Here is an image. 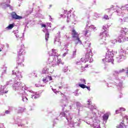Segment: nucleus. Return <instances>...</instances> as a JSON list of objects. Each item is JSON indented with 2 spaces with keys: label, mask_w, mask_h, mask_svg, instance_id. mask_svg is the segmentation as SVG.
Segmentation results:
<instances>
[{
  "label": "nucleus",
  "mask_w": 128,
  "mask_h": 128,
  "mask_svg": "<svg viewBox=\"0 0 128 128\" xmlns=\"http://www.w3.org/2000/svg\"><path fill=\"white\" fill-rule=\"evenodd\" d=\"M103 30H104V31L100 32L99 36V40L104 38V40H106V38H108L110 34H108V32L106 30V28L104 26H103Z\"/></svg>",
  "instance_id": "nucleus-1"
},
{
  "label": "nucleus",
  "mask_w": 128,
  "mask_h": 128,
  "mask_svg": "<svg viewBox=\"0 0 128 128\" xmlns=\"http://www.w3.org/2000/svg\"><path fill=\"white\" fill-rule=\"evenodd\" d=\"M72 36L73 38H76V40H78V42L76 43V44H78V42L80 44H82V41L80 38V34H78V32H76V30L73 29L72 30Z\"/></svg>",
  "instance_id": "nucleus-2"
},
{
  "label": "nucleus",
  "mask_w": 128,
  "mask_h": 128,
  "mask_svg": "<svg viewBox=\"0 0 128 128\" xmlns=\"http://www.w3.org/2000/svg\"><path fill=\"white\" fill-rule=\"evenodd\" d=\"M12 18H14V20H20V18H22V16L16 14V13L15 12H12Z\"/></svg>",
  "instance_id": "nucleus-3"
},
{
  "label": "nucleus",
  "mask_w": 128,
  "mask_h": 128,
  "mask_svg": "<svg viewBox=\"0 0 128 128\" xmlns=\"http://www.w3.org/2000/svg\"><path fill=\"white\" fill-rule=\"evenodd\" d=\"M92 52V50H90V52H88L86 54L85 56V58L84 60V62H86L88 61V60H90V52Z\"/></svg>",
  "instance_id": "nucleus-4"
},
{
  "label": "nucleus",
  "mask_w": 128,
  "mask_h": 128,
  "mask_svg": "<svg viewBox=\"0 0 128 128\" xmlns=\"http://www.w3.org/2000/svg\"><path fill=\"white\" fill-rule=\"evenodd\" d=\"M14 26V24H10L6 28L7 30H12Z\"/></svg>",
  "instance_id": "nucleus-5"
},
{
  "label": "nucleus",
  "mask_w": 128,
  "mask_h": 128,
  "mask_svg": "<svg viewBox=\"0 0 128 128\" xmlns=\"http://www.w3.org/2000/svg\"><path fill=\"white\" fill-rule=\"evenodd\" d=\"M126 72V74H128V68H123L122 70H120L119 72Z\"/></svg>",
  "instance_id": "nucleus-6"
},
{
  "label": "nucleus",
  "mask_w": 128,
  "mask_h": 128,
  "mask_svg": "<svg viewBox=\"0 0 128 128\" xmlns=\"http://www.w3.org/2000/svg\"><path fill=\"white\" fill-rule=\"evenodd\" d=\"M103 120H106L108 119V114H104L103 116Z\"/></svg>",
  "instance_id": "nucleus-7"
},
{
  "label": "nucleus",
  "mask_w": 128,
  "mask_h": 128,
  "mask_svg": "<svg viewBox=\"0 0 128 128\" xmlns=\"http://www.w3.org/2000/svg\"><path fill=\"white\" fill-rule=\"evenodd\" d=\"M90 110H96V106H95V105H91L90 106Z\"/></svg>",
  "instance_id": "nucleus-8"
},
{
  "label": "nucleus",
  "mask_w": 128,
  "mask_h": 128,
  "mask_svg": "<svg viewBox=\"0 0 128 128\" xmlns=\"http://www.w3.org/2000/svg\"><path fill=\"white\" fill-rule=\"evenodd\" d=\"M78 86H80L82 88H86V86L84 85V84H79Z\"/></svg>",
  "instance_id": "nucleus-9"
},
{
  "label": "nucleus",
  "mask_w": 128,
  "mask_h": 128,
  "mask_svg": "<svg viewBox=\"0 0 128 128\" xmlns=\"http://www.w3.org/2000/svg\"><path fill=\"white\" fill-rule=\"evenodd\" d=\"M44 82H48V77H46L44 78H43L42 80Z\"/></svg>",
  "instance_id": "nucleus-10"
},
{
  "label": "nucleus",
  "mask_w": 128,
  "mask_h": 128,
  "mask_svg": "<svg viewBox=\"0 0 128 128\" xmlns=\"http://www.w3.org/2000/svg\"><path fill=\"white\" fill-rule=\"evenodd\" d=\"M50 36V33L48 32L46 34V40H48V38Z\"/></svg>",
  "instance_id": "nucleus-11"
},
{
  "label": "nucleus",
  "mask_w": 128,
  "mask_h": 128,
  "mask_svg": "<svg viewBox=\"0 0 128 128\" xmlns=\"http://www.w3.org/2000/svg\"><path fill=\"white\" fill-rule=\"evenodd\" d=\"M104 20H110V18H108V16L104 15Z\"/></svg>",
  "instance_id": "nucleus-12"
},
{
  "label": "nucleus",
  "mask_w": 128,
  "mask_h": 128,
  "mask_svg": "<svg viewBox=\"0 0 128 128\" xmlns=\"http://www.w3.org/2000/svg\"><path fill=\"white\" fill-rule=\"evenodd\" d=\"M18 112H24V108H20L18 110Z\"/></svg>",
  "instance_id": "nucleus-13"
},
{
  "label": "nucleus",
  "mask_w": 128,
  "mask_h": 128,
  "mask_svg": "<svg viewBox=\"0 0 128 128\" xmlns=\"http://www.w3.org/2000/svg\"><path fill=\"white\" fill-rule=\"evenodd\" d=\"M47 78H48V82L49 80H52V76H47Z\"/></svg>",
  "instance_id": "nucleus-14"
},
{
  "label": "nucleus",
  "mask_w": 128,
  "mask_h": 128,
  "mask_svg": "<svg viewBox=\"0 0 128 128\" xmlns=\"http://www.w3.org/2000/svg\"><path fill=\"white\" fill-rule=\"evenodd\" d=\"M23 102H27L28 101V98L26 97H24L22 98Z\"/></svg>",
  "instance_id": "nucleus-15"
},
{
  "label": "nucleus",
  "mask_w": 128,
  "mask_h": 128,
  "mask_svg": "<svg viewBox=\"0 0 128 128\" xmlns=\"http://www.w3.org/2000/svg\"><path fill=\"white\" fill-rule=\"evenodd\" d=\"M60 114L62 116H66V114L64 113V112H61Z\"/></svg>",
  "instance_id": "nucleus-16"
},
{
  "label": "nucleus",
  "mask_w": 128,
  "mask_h": 128,
  "mask_svg": "<svg viewBox=\"0 0 128 128\" xmlns=\"http://www.w3.org/2000/svg\"><path fill=\"white\" fill-rule=\"evenodd\" d=\"M0 92L1 93V94H8V91H6V92H4V91H2V90H0Z\"/></svg>",
  "instance_id": "nucleus-17"
},
{
  "label": "nucleus",
  "mask_w": 128,
  "mask_h": 128,
  "mask_svg": "<svg viewBox=\"0 0 128 128\" xmlns=\"http://www.w3.org/2000/svg\"><path fill=\"white\" fill-rule=\"evenodd\" d=\"M41 28H46V26L44 24H42L41 25Z\"/></svg>",
  "instance_id": "nucleus-18"
},
{
  "label": "nucleus",
  "mask_w": 128,
  "mask_h": 128,
  "mask_svg": "<svg viewBox=\"0 0 128 128\" xmlns=\"http://www.w3.org/2000/svg\"><path fill=\"white\" fill-rule=\"evenodd\" d=\"M88 34V30H86L84 32V36H86Z\"/></svg>",
  "instance_id": "nucleus-19"
},
{
  "label": "nucleus",
  "mask_w": 128,
  "mask_h": 128,
  "mask_svg": "<svg viewBox=\"0 0 128 128\" xmlns=\"http://www.w3.org/2000/svg\"><path fill=\"white\" fill-rule=\"evenodd\" d=\"M52 52L54 54H56V50H54V49H52Z\"/></svg>",
  "instance_id": "nucleus-20"
},
{
  "label": "nucleus",
  "mask_w": 128,
  "mask_h": 128,
  "mask_svg": "<svg viewBox=\"0 0 128 128\" xmlns=\"http://www.w3.org/2000/svg\"><path fill=\"white\" fill-rule=\"evenodd\" d=\"M124 110H126V109H124V108H120V112H124Z\"/></svg>",
  "instance_id": "nucleus-21"
},
{
  "label": "nucleus",
  "mask_w": 128,
  "mask_h": 128,
  "mask_svg": "<svg viewBox=\"0 0 128 128\" xmlns=\"http://www.w3.org/2000/svg\"><path fill=\"white\" fill-rule=\"evenodd\" d=\"M81 80L82 81V84H86V80H84V79Z\"/></svg>",
  "instance_id": "nucleus-22"
},
{
  "label": "nucleus",
  "mask_w": 128,
  "mask_h": 128,
  "mask_svg": "<svg viewBox=\"0 0 128 128\" xmlns=\"http://www.w3.org/2000/svg\"><path fill=\"white\" fill-rule=\"evenodd\" d=\"M46 73V70H42V74H44Z\"/></svg>",
  "instance_id": "nucleus-23"
},
{
  "label": "nucleus",
  "mask_w": 128,
  "mask_h": 128,
  "mask_svg": "<svg viewBox=\"0 0 128 128\" xmlns=\"http://www.w3.org/2000/svg\"><path fill=\"white\" fill-rule=\"evenodd\" d=\"M10 111L6 110V112H5V114H10Z\"/></svg>",
  "instance_id": "nucleus-24"
},
{
  "label": "nucleus",
  "mask_w": 128,
  "mask_h": 128,
  "mask_svg": "<svg viewBox=\"0 0 128 128\" xmlns=\"http://www.w3.org/2000/svg\"><path fill=\"white\" fill-rule=\"evenodd\" d=\"M86 88H87V90H90V88L86 86Z\"/></svg>",
  "instance_id": "nucleus-25"
},
{
  "label": "nucleus",
  "mask_w": 128,
  "mask_h": 128,
  "mask_svg": "<svg viewBox=\"0 0 128 128\" xmlns=\"http://www.w3.org/2000/svg\"><path fill=\"white\" fill-rule=\"evenodd\" d=\"M90 102H92V101L88 100V106L90 105Z\"/></svg>",
  "instance_id": "nucleus-26"
},
{
  "label": "nucleus",
  "mask_w": 128,
  "mask_h": 128,
  "mask_svg": "<svg viewBox=\"0 0 128 128\" xmlns=\"http://www.w3.org/2000/svg\"><path fill=\"white\" fill-rule=\"evenodd\" d=\"M60 64V62L58 61V62H57V64H56V66H59Z\"/></svg>",
  "instance_id": "nucleus-27"
},
{
  "label": "nucleus",
  "mask_w": 128,
  "mask_h": 128,
  "mask_svg": "<svg viewBox=\"0 0 128 128\" xmlns=\"http://www.w3.org/2000/svg\"><path fill=\"white\" fill-rule=\"evenodd\" d=\"M68 53H66V52H65V53H64V54H63V56H66V54H67Z\"/></svg>",
  "instance_id": "nucleus-28"
},
{
  "label": "nucleus",
  "mask_w": 128,
  "mask_h": 128,
  "mask_svg": "<svg viewBox=\"0 0 128 128\" xmlns=\"http://www.w3.org/2000/svg\"><path fill=\"white\" fill-rule=\"evenodd\" d=\"M76 54V50L75 51H74V52H73V54Z\"/></svg>",
  "instance_id": "nucleus-29"
},
{
  "label": "nucleus",
  "mask_w": 128,
  "mask_h": 128,
  "mask_svg": "<svg viewBox=\"0 0 128 128\" xmlns=\"http://www.w3.org/2000/svg\"><path fill=\"white\" fill-rule=\"evenodd\" d=\"M118 42H122V40H120V39H118Z\"/></svg>",
  "instance_id": "nucleus-30"
},
{
  "label": "nucleus",
  "mask_w": 128,
  "mask_h": 128,
  "mask_svg": "<svg viewBox=\"0 0 128 128\" xmlns=\"http://www.w3.org/2000/svg\"><path fill=\"white\" fill-rule=\"evenodd\" d=\"M118 110H116V114H118Z\"/></svg>",
  "instance_id": "nucleus-31"
},
{
  "label": "nucleus",
  "mask_w": 128,
  "mask_h": 128,
  "mask_svg": "<svg viewBox=\"0 0 128 128\" xmlns=\"http://www.w3.org/2000/svg\"><path fill=\"white\" fill-rule=\"evenodd\" d=\"M114 72H116V74H118V72L115 71Z\"/></svg>",
  "instance_id": "nucleus-32"
},
{
  "label": "nucleus",
  "mask_w": 128,
  "mask_h": 128,
  "mask_svg": "<svg viewBox=\"0 0 128 128\" xmlns=\"http://www.w3.org/2000/svg\"><path fill=\"white\" fill-rule=\"evenodd\" d=\"M108 12H110V9H108Z\"/></svg>",
  "instance_id": "nucleus-33"
},
{
  "label": "nucleus",
  "mask_w": 128,
  "mask_h": 128,
  "mask_svg": "<svg viewBox=\"0 0 128 128\" xmlns=\"http://www.w3.org/2000/svg\"><path fill=\"white\" fill-rule=\"evenodd\" d=\"M60 94H61L62 96V94H62V93H60Z\"/></svg>",
  "instance_id": "nucleus-34"
},
{
  "label": "nucleus",
  "mask_w": 128,
  "mask_h": 128,
  "mask_svg": "<svg viewBox=\"0 0 128 128\" xmlns=\"http://www.w3.org/2000/svg\"><path fill=\"white\" fill-rule=\"evenodd\" d=\"M68 38H70V36H68Z\"/></svg>",
  "instance_id": "nucleus-35"
},
{
  "label": "nucleus",
  "mask_w": 128,
  "mask_h": 128,
  "mask_svg": "<svg viewBox=\"0 0 128 128\" xmlns=\"http://www.w3.org/2000/svg\"><path fill=\"white\" fill-rule=\"evenodd\" d=\"M0 52H2V50L0 49Z\"/></svg>",
  "instance_id": "nucleus-36"
},
{
  "label": "nucleus",
  "mask_w": 128,
  "mask_h": 128,
  "mask_svg": "<svg viewBox=\"0 0 128 128\" xmlns=\"http://www.w3.org/2000/svg\"><path fill=\"white\" fill-rule=\"evenodd\" d=\"M52 66H54V65L53 64V65H52Z\"/></svg>",
  "instance_id": "nucleus-37"
},
{
  "label": "nucleus",
  "mask_w": 128,
  "mask_h": 128,
  "mask_svg": "<svg viewBox=\"0 0 128 128\" xmlns=\"http://www.w3.org/2000/svg\"><path fill=\"white\" fill-rule=\"evenodd\" d=\"M90 44L88 46H90Z\"/></svg>",
  "instance_id": "nucleus-38"
},
{
  "label": "nucleus",
  "mask_w": 128,
  "mask_h": 128,
  "mask_svg": "<svg viewBox=\"0 0 128 128\" xmlns=\"http://www.w3.org/2000/svg\"><path fill=\"white\" fill-rule=\"evenodd\" d=\"M60 88H62V87H59Z\"/></svg>",
  "instance_id": "nucleus-39"
},
{
  "label": "nucleus",
  "mask_w": 128,
  "mask_h": 128,
  "mask_svg": "<svg viewBox=\"0 0 128 128\" xmlns=\"http://www.w3.org/2000/svg\"><path fill=\"white\" fill-rule=\"evenodd\" d=\"M50 6H52V5H50Z\"/></svg>",
  "instance_id": "nucleus-40"
},
{
  "label": "nucleus",
  "mask_w": 128,
  "mask_h": 128,
  "mask_svg": "<svg viewBox=\"0 0 128 128\" xmlns=\"http://www.w3.org/2000/svg\"><path fill=\"white\" fill-rule=\"evenodd\" d=\"M2 88V86H1V88Z\"/></svg>",
  "instance_id": "nucleus-41"
},
{
  "label": "nucleus",
  "mask_w": 128,
  "mask_h": 128,
  "mask_svg": "<svg viewBox=\"0 0 128 128\" xmlns=\"http://www.w3.org/2000/svg\"><path fill=\"white\" fill-rule=\"evenodd\" d=\"M34 98H36V97H34Z\"/></svg>",
  "instance_id": "nucleus-42"
},
{
  "label": "nucleus",
  "mask_w": 128,
  "mask_h": 128,
  "mask_svg": "<svg viewBox=\"0 0 128 128\" xmlns=\"http://www.w3.org/2000/svg\"><path fill=\"white\" fill-rule=\"evenodd\" d=\"M117 128H118V126H117Z\"/></svg>",
  "instance_id": "nucleus-43"
},
{
  "label": "nucleus",
  "mask_w": 128,
  "mask_h": 128,
  "mask_svg": "<svg viewBox=\"0 0 128 128\" xmlns=\"http://www.w3.org/2000/svg\"><path fill=\"white\" fill-rule=\"evenodd\" d=\"M82 60H83V58H82Z\"/></svg>",
  "instance_id": "nucleus-44"
},
{
  "label": "nucleus",
  "mask_w": 128,
  "mask_h": 128,
  "mask_svg": "<svg viewBox=\"0 0 128 128\" xmlns=\"http://www.w3.org/2000/svg\"><path fill=\"white\" fill-rule=\"evenodd\" d=\"M62 16V15H61Z\"/></svg>",
  "instance_id": "nucleus-45"
}]
</instances>
